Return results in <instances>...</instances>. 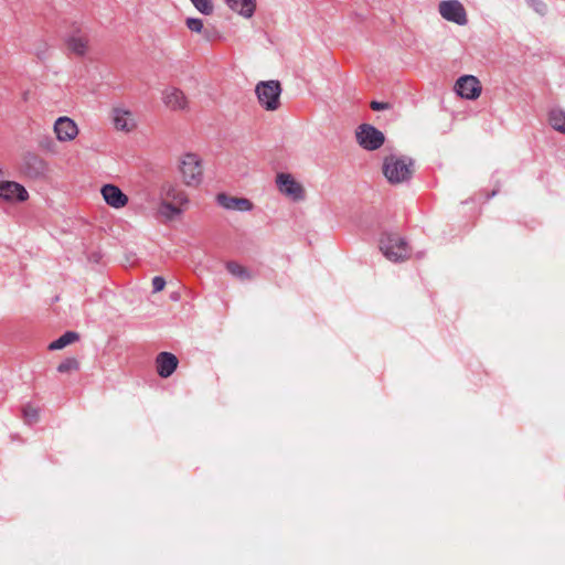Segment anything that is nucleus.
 Masks as SVG:
<instances>
[{
	"mask_svg": "<svg viewBox=\"0 0 565 565\" xmlns=\"http://www.w3.org/2000/svg\"><path fill=\"white\" fill-rule=\"evenodd\" d=\"M379 247L383 255L394 263L404 262L411 255V248L406 239L393 232L382 233Z\"/></svg>",
	"mask_w": 565,
	"mask_h": 565,
	"instance_id": "nucleus-1",
	"label": "nucleus"
},
{
	"mask_svg": "<svg viewBox=\"0 0 565 565\" xmlns=\"http://www.w3.org/2000/svg\"><path fill=\"white\" fill-rule=\"evenodd\" d=\"M413 159L391 154L384 159L383 173L390 183H402L413 174Z\"/></svg>",
	"mask_w": 565,
	"mask_h": 565,
	"instance_id": "nucleus-2",
	"label": "nucleus"
},
{
	"mask_svg": "<svg viewBox=\"0 0 565 565\" xmlns=\"http://www.w3.org/2000/svg\"><path fill=\"white\" fill-rule=\"evenodd\" d=\"M255 93L259 104L269 111L278 109L280 105L281 85L278 81L260 82L256 85Z\"/></svg>",
	"mask_w": 565,
	"mask_h": 565,
	"instance_id": "nucleus-3",
	"label": "nucleus"
},
{
	"mask_svg": "<svg viewBox=\"0 0 565 565\" xmlns=\"http://www.w3.org/2000/svg\"><path fill=\"white\" fill-rule=\"evenodd\" d=\"M180 171L186 185L196 186L201 183L203 171L201 161L196 154H184L181 160Z\"/></svg>",
	"mask_w": 565,
	"mask_h": 565,
	"instance_id": "nucleus-4",
	"label": "nucleus"
},
{
	"mask_svg": "<svg viewBox=\"0 0 565 565\" xmlns=\"http://www.w3.org/2000/svg\"><path fill=\"white\" fill-rule=\"evenodd\" d=\"M356 140L363 149L373 151L383 146L385 136L374 126L362 124L356 130Z\"/></svg>",
	"mask_w": 565,
	"mask_h": 565,
	"instance_id": "nucleus-5",
	"label": "nucleus"
},
{
	"mask_svg": "<svg viewBox=\"0 0 565 565\" xmlns=\"http://www.w3.org/2000/svg\"><path fill=\"white\" fill-rule=\"evenodd\" d=\"M438 9L440 15L447 21L458 25H466L468 23L466 9L458 0H444L439 3Z\"/></svg>",
	"mask_w": 565,
	"mask_h": 565,
	"instance_id": "nucleus-6",
	"label": "nucleus"
},
{
	"mask_svg": "<svg viewBox=\"0 0 565 565\" xmlns=\"http://www.w3.org/2000/svg\"><path fill=\"white\" fill-rule=\"evenodd\" d=\"M276 183L281 193L290 196L295 201L302 200L305 196L302 185L297 182L289 173H278L276 177Z\"/></svg>",
	"mask_w": 565,
	"mask_h": 565,
	"instance_id": "nucleus-7",
	"label": "nucleus"
},
{
	"mask_svg": "<svg viewBox=\"0 0 565 565\" xmlns=\"http://www.w3.org/2000/svg\"><path fill=\"white\" fill-rule=\"evenodd\" d=\"M455 89L457 94L466 99L473 100L481 94V86L477 77L472 75H463L457 79Z\"/></svg>",
	"mask_w": 565,
	"mask_h": 565,
	"instance_id": "nucleus-8",
	"label": "nucleus"
},
{
	"mask_svg": "<svg viewBox=\"0 0 565 565\" xmlns=\"http://www.w3.org/2000/svg\"><path fill=\"white\" fill-rule=\"evenodd\" d=\"M0 198L6 201L23 202L29 194L23 185L14 181H0Z\"/></svg>",
	"mask_w": 565,
	"mask_h": 565,
	"instance_id": "nucleus-9",
	"label": "nucleus"
},
{
	"mask_svg": "<svg viewBox=\"0 0 565 565\" xmlns=\"http://www.w3.org/2000/svg\"><path fill=\"white\" fill-rule=\"evenodd\" d=\"M216 202L220 206L228 211L247 212L253 209V203L245 198H235L226 193H218Z\"/></svg>",
	"mask_w": 565,
	"mask_h": 565,
	"instance_id": "nucleus-10",
	"label": "nucleus"
},
{
	"mask_svg": "<svg viewBox=\"0 0 565 565\" xmlns=\"http://www.w3.org/2000/svg\"><path fill=\"white\" fill-rule=\"evenodd\" d=\"M54 131L60 141H71L77 136L78 128L73 119L60 117L54 124Z\"/></svg>",
	"mask_w": 565,
	"mask_h": 565,
	"instance_id": "nucleus-11",
	"label": "nucleus"
},
{
	"mask_svg": "<svg viewBox=\"0 0 565 565\" xmlns=\"http://www.w3.org/2000/svg\"><path fill=\"white\" fill-rule=\"evenodd\" d=\"M178 364V358L170 352H160L156 358L157 372L162 379L171 376L177 370Z\"/></svg>",
	"mask_w": 565,
	"mask_h": 565,
	"instance_id": "nucleus-12",
	"label": "nucleus"
},
{
	"mask_svg": "<svg viewBox=\"0 0 565 565\" xmlns=\"http://www.w3.org/2000/svg\"><path fill=\"white\" fill-rule=\"evenodd\" d=\"M100 193L105 202L114 209H121L128 203V196L114 184L103 185Z\"/></svg>",
	"mask_w": 565,
	"mask_h": 565,
	"instance_id": "nucleus-13",
	"label": "nucleus"
},
{
	"mask_svg": "<svg viewBox=\"0 0 565 565\" xmlns=\"http://www.w3.org/2000/svg\"><path fill=\"white\" fill-rule=\"evenodd\" d=\"M163 103L172 110H183L188 106L184 93L175 87L167 88L162 96Z\"/></svg>",
	"mask_w": 565,
	"mask_h": 565,
	"instance_id": "nucleus-14",
	"label": "nucleus"
},
{
	"mask_svg": "<svg viewBox=\"0 0 565 565\" xmlns=\"http://www.w3.org/2000/svg\"><path fill=\"white\" fill-rule=\"evenodd\" d=\"M113 120L116 129L122 131H131L136 126L131 113L121 108L114 109Z\"/></svg>",
	"mask_w": 565,
	"mask_h": 565,
	"instance_id": "nucleus-15",
	"label": "nucleus"
},
{
	"mask_svg": "<svg viewBox=\"0 0 565 565\" xmlns=\"http://www.w3.org/2000/svg\"><path fill=\"white\" fill-rule=\"evenodd\" d=\"M227 7L244 18L253 17L256 9V0H224Z\"/></svg>",
	"mask_w": 565,
	"mask_h": 565,
	"instance_id": "nucleus-16",
	"label": "nucleus"
},
{
	"mask_svg": "<svg viewBox=\"0 0 565 565\" xmlns=\"http://www.w3.org/2000/svg\"><path fill=\"white\" fill-rule=\"evenodd\" d=\"M160 193L162 196L171 199L177 204L183 205L188 203L186 194L172 183L167 182L162 184Z\"/></svg>",
	"mask_w": 565,
	"mask_h": 565,
	"instance_id": "nucleus-17",
	"label": "nucleus"
},
{
	"mask_svg": "<svg viewBox=\"0 0 565 565\" xmlns=\"http://www.w3.org/2000/svg\"><path fill=\"white\" fill-rule=\"evenodd\" d=\"M24 164L28 173L31 177L43 175L46 171V164L44 160L35 154H29L24 159Z\"/></svg>",
	"mask_w": 565,
	"mask_h": 565,
	"instance_id": "nucleus-18",
	"label": "nucleus"
},
{
	"mask_svg": "<svg viewBox=\"0 0 565 565\" xmlns=\"http://www.w3.org/2000/svg\"><path fill=\"white\" fill-rule=\"evenodd\" d=\"M67 49L77 54L84 55L87 47V40L85 36L79 34H73L66 40Z\"/></svg>",
	"mask_w": 565,
	"mask_h": 565,
	"instance_id": "nucleus-19",
	"label": "nucleus"
},
{
	"mask_svg": "<svg viewBox=\"0 0 565 565\" xmlns=\"http://www.w3.org/2000/svg\"><path fill=\"white\" fill-rule=\"evenodd\" d=\"M79 335L77 332L74 331H66L63 333L60 338L54 340L50 343L49 349L50 350H61L64 349L66 345L75 342L78 340Z\"/></svg>",
	"mask_w": 565,
	"mask_h": 565,
	"instance_id": "nucleus-20",
	"label": "nucleus"
},
{
	"mask_svg": "<svg viewBox=\"0 0 565 565\" xmlns=\"http://www.w3.org/2000/svg\"><path fill=\"white\" fill-rule=\"evenodd\" d=\"M550 125L557 131L565 134V111L553 109L548 116Z\"/></svg>",
	"mask_w": 565,
	"mask_h": 565,
	"instance_id": "nucleus-21",
	"label": "nucleus"
},
{
	"mask_svg": "<svg viewBox=\"0 0 565 565\" xmlns=\"http://www.w3.org/2000/svg\"><path fill=\"white\" fill-rule=\"evenodd\" d=\"M226 269L231 275L235 276L241 280H249L252 278V275L248 271V269L236 262H227Z\"/></svg>",
	"mask_w": 565,
	"mask_h": 565,
	"instance_id": "nucleus-22",
	"label": "nucleus"
},
{
	"mask_svg": "<svg viewBox=\"0 0 565 565\" xmlns=\"http://www.w3.org/2000/svg\"><path fill=\"white\" fill-rule=\"evenodd\" d=\"M159 214L168 220H172L174 216L181 214V209L171 202L163 200L159 205Z\"/></svg>",
	"mask_w": 565,
	"mask_h": 565,
	"instance_id": "nucleus-23",
	"label": "nucleus"
},
{
	"mask_svg": "<svg viewBox=\"0 0 565 565\" xmlns=\"http://www.w3.org/2000/svg\"><path fill=\"white\" fill-rule=\"evenodd\" d=\"M194 8L204 15H211L214 11L212 0H190Z\"/></svg>",
	"mask_w": 565,
	"mask_h": 565,
	"instance_id": "nucleus-24",
	"label": "nucleus"
},
{
	"mask_svg": "<svg viewBox=\"0 0 565 565\" xmlns=\"http://www.w3.org/2000/svg\"><path fill=\"white\" fill-rule=\"evenodd\" d=\"M24 422L28 425H33L39 420V409L30 404L25 405L22 409Z\"/></svg>",
	"mask_w": 565,
	"mask_h": 565,
	"instance_id": "nucleus-25",
	"label": "nucleus"
},
{
	"mask_svg": "<svg viewBox=\"0 0 565 565\" xmlns=\"http://www.w3.org/2000/svg\"><path fill=\"white\" fill-rule=\"evenodd\" d=\"M78 369H79V363L74 358L65 359L57 366V371L60 373H70L72 371H77Z\"/></svg>",
	"mask_w": 565,
	"mask_h": 565,
	"instance_id": "nucleus-26",
	"label": "nucleus"
},
{
	"mask_svg": "<svg viewBox=\"0 0 565 565\" xmlns=\"http://www.w3.org/2000/svg\"><path fill=\"white\" fill-rule=\"evenodd\" d=\"M186 28L195 33H202L204 31V24L202 19L199 18H188L185 20Z\"/></svg>",
	"mask_w": 565,
	"mask_h": 565,
	"instance_id": "nucleus-27",
	"label": "nucleus"
},
{
	"mask_svg": "<svg viewBox=\"0 0 565 565\" xmlns=\"http://www.w3.org/2000/svg\"><path fill=\"white\" fill-rule=\"evenodd\" d=\"M527 4L539 14L543 15L546 12V4L541 0H526Z\"/></svg>",
	"mask_w": 565,
	"mask_h": 565,
	"instance_id": "nucleus-28",
	"label": "nucleus"
},
{
	"mask_svg": "<svg viewBox=\"0 0 565 565\" xmlns=\"http://www.w3.org/2000/svg\"><path fill=\"white\" fill-rule=\"evenodd\" d=\"M166 286V280L161 276H156L152 278V288L153 291H161Z\"/></svg>",
	"mask_w": 565,
	"mask_h": 565,
	"instance_id": "nucleus-29",
	"label": "nucleus"
},
{
	"mask_svg": "<svg viewBox=\"0 0 565 565\" xmlns=\"http://www.w3.org/2000/svg\"><path fill=\"white\" fill-rule=\"evenodd\" d=\"M388 107H390V105L384 102L373 100L371 103V108L375 111L384 110V109H387Z\"/></svg>",
	"mask_w": 565,
	"mask_h": 565,
	"instance_id": "nucleus-30",
	"label": "nucleus"
},
{
	"mask_svg": "<svg viewBox=\"0 0 565 565\" xmlns=\"http://www.w3.org/2000/svg\"><path fill=\"white\" fill-rule=\"evenodd\" d=\"M495 193H497V191H492L491 195H489L488 198L495 195Z\"/></svg>",
	"mask_w": 565,
	"mask_h": 565,
	"instance_id": "nucleus-31",
	"label": "nucleus"
}]
</instances>
